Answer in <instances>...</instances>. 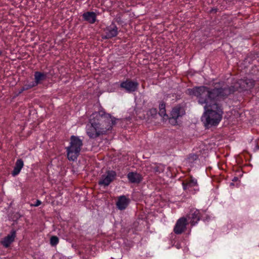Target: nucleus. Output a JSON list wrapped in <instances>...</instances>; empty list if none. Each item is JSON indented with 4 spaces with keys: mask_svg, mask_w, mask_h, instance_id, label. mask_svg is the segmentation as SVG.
<instances>
[{
    "mask_svg": "<svg viewBox=\"0 0 259 259\" xmlns=\"http://www.w3.org/2000/svg\"><path fill=\"white\" fill-rule=\"evenodd\" d=\"M105 35L102 36L103 39H109L115 37L118 34V28L114 22L106 27L104 29Z\"/></svg>",
    "mask_w": 259,
    "mask_h": 259,
    "instance_id": "9b49d317",
    "label": "nucleus"
},
{
    "mask_svg": "<svg viewBox=\"0 0 259 259\" xmlns=\"http://www.w3.org/2000/svg\"><path fill=\"white\" fill-rule=\"evenodd\" d=\"M149 113L152 116L156 115V114H157L156 109V108H152V109H150Z\"/></svg>",
    "mask_w": 259,
    "mask_h": 259,
    "instance_id": "5701e85b",
    "label": "nucleus"
},
{
    "mask_svg": "<svg viewBox=\"0 0 259 259\" xmlns=\"http://www.w3.org/2000/svg\"><path fill=\"white\" fill-rule=\"evenodd\" d=\"M238 178L237 177H235L233 179L232 181L236 182V181H238Z\"/></svg>",
    "mask_w": 259,
    "mask_h": 259,
    "instance_id": "cd10ccee",
    "label": "nucleus"
},
{
    "mask_svg": "<svg viewBox=\"0 0 259 259\" xmlns=\"http://www.w3.org/2000/svg\"><path fill=\"white\" fill-rule=\"evenodd\" d=\"M187 218L191 225L194 226L198 223L201 218V211L198 209H192Z\"/></svg>",
    "mask_w": 259,
    "mask_h": 259,
    "instance_id": "f8f14e48",
    "label": "nucleus"
},
{
    "mask_svg": "<svg viewBox=\"0 0 259 259\" xmlns=\"http://www.w3.org/2000/svg\"><path fill=\"white\" fill-rule=\"evenodd\" d=\"M198 103L204 105V112L201 117V121L205 127L208 128L217 125L221 121L224 113L221 104L213 102L208 99L201 96H196Z\"/></svg>",
    "mask_w": 259,
    "mask_h": 259,
    "instance_id": "f03ea898",
    "label": "nucleus"
},
{
    "mask_svg": "<svg viewBox=\"0 0 259 259\" xmlns=\"http://www.w3.org/2000/svg\"><path fill=\"white\" fill-rule=\"evenodd\" d=\"M254 86V81L250 79H241L236 81L233 87L235 91H243L247 90Z\"/></svg>",
    "mask_w": 259,
    "mask_h": 259,
    "instance_id": "39448f33",
    "label": "nucleus"
},
{
    "mask_svg": "<svg viewBox=\"0 0 259 259\" xmlns=\"http://www.w3.org/2000/svg\"><path fill=\"white\" fill-rule=\"evenodd\" d=\"M194 156H195V159H196V158H197V157L196 155H194Z\"/></svg>",
    "mask_w": 259,
    "mask_h": 259,
    "instance_id": "c756f323",
    "label": "nucleus"
},
{
    "mask_svg": "<svg viewBox=\"0 0 259 259\" xmlns=\"http://www.w3.org/2000/svg\"><path fill=\"white\" fill-rule=\"evenodd\" d=\"M24 166V162L22 159H18L16 160L13 170L12 171V175L13 177L17 176L21 171Z\"/></svg>",
    "mask_w": 259,
    "mask_h": 259,
    "instance_id": "a211bd4d",
    "label": "nucleus"
},
{
    "mask_svg": "<svg viewBox=\"0 0 259 259\" xmlns=\"http://www.w3.org/2000/svg\"><path fill=\"white\" fill-rule=\"evenodd\" d=\"M185 114V110L183 107L180 105H177L172 108L169 118V120L171 121L174 124L177 123V119L182 117Z\"/></svg>",
    "mask_w": 259,
    "mask_h": 259,
    "instance_id": "6e6552de",
    "label": "nucleus"
},
{
    "mask_svg": "<svg viewBox=\"0 0 259 259\" xmlns=\"http://www.w3.org/2000/svg\"><path fill=\"white\" fill-rule=\"evenodd\" d=\"M16 236V231L13 229L10 233L4 237L1 241L2 244L6 248L8 247L10 244L14 241Z\"/></svg>",
    "mask_w": 259,
    "mask_h": 259,
    "instance_id": "ddd939ff",
    "label": "nucleus"
},
{
    "mask_svg": "<svg viewBox=\"0 0 259 259\" xmlns=\"http://www.w3.org/2000/svg\"><path fill=\"white\" fill-rule=\"evenodd\" d=\"M83 20L90 24H94L97 20V15L94 12H87L82 15Z\"/></svg>",
    "mask_w": 259,
    "mask_h": 259,
    "instance_id": "2eb2a0df",
    "label": "nucleus"
},
{
    "mask_svg": "<svg viewBox=\"0 0 259 259\" xmlns=\"http://www.w3.org/2000/svg\"><path fill=\"white\" fill-rule=\"evenodd\" d=\"M188 91L190 95L203 97L207 100L210 99L211 101L215 103H218V100L219 98H225L235 92L233 85L214 88L212 89L204 86L196 87L189 89Z\"/></svg>",
    "mask_w": 259,
    "mask_h": 259,
    "instance_id": "7ed1b4c3",
    "label": "nucleus"
},
{
    "mask_svg": "<svg viewBox=\"0 0 259 259\" xmlns=\"http://www.w3.org/2000/svg\"><path fill=\"white\" fill-rule=\"evenodd\" d=\"M218 11V9L217 8H212L210 10V12L212 13V12H215L216 13Z\"/></svg>",
    "mask_w": 259,
    "mask_h": 259,
    "instance_id": "393cba45",
    "label": "nucleus"
},
{
    "mask_svg": "<svg viewBox=\"0 0 259 259\" xmlns=\"http://www.w3.org/2000/svg\"><path fill=\"white\" fill-rule=\"evenodd\" d=\"M175 246L178 249H180L181 248V245L180 243H177L175 245Z\"/></svg>",
    "mask_w": 259,
    "mask_h": 259,
    "instance_id": "a878e982",
    "label": "nucleus"
},
{
    "mask_svg": "<svg viewBox=\"0 0 259 259\" xmlns=\"http://www.w3.org/2000/svg\"><path fill=\"white\" fill-rule=\"evenodd\" d=\"M139 87V83L136 80L126 79L121 81L120 83V88L124 90L126 93H132L136 92Z\"/></svg>",
    "mask_w": 259,
    "mask_h": 259,
    "instance_id": "0eeeda50",
    "label": "nucleus"
},
{
    "mask_svg": "<svg viewBox=\"0 0 259 259\" xmlns=\"http://www.w3.org/2000/svg\"><path fill=\"white\" fill-rule=\"evenodd\" d=\"M24 91H26V90H23V86L22 87V88L20 90V91H19V94H21L23 92H24Z\"/></svg>",
    "mask_w": 259,
    "mask_h": 259,
    "instance_id": "bb28decb",
    "label": "nucleus"
},
{
    "mask_svg": "<svg viewBox=\"0 0 259 259\" xmlns=\"http://www.w3.org/2000/svg\"><path fill=\"white\" fill-rule=\"evenodd\" d=\"M159 114L163 117H168V115L166 114L165 109V104L164 102H161L159 106Z\"/></svg>",
    "mask_w": 259,
    "mask_h": 259,
    "instance_id": "6ab92c4d",
    "label": "nucleus"
},
{
    "mask_svg": "<svg viewBox=\"0 0 259 259\" xmlns=\"http://www.w3.org/2000/svg\"><path fill=\"white\" fill-rule=\"evenodd\" d=\"M165 169L164 166L162 164H159L154 168V171L156 174H160L164 171Z\"/></svg>",
    "mask_w": 259,
    "mask_h": 259,
    "instance_id": "412c9836",
    "label": "nucleus"
},
{
    "mask_svg": "<svg viewBox=\"0 0 259 259\" xmlns=\"http://www.w3.org/2000/svg\"><path fill=\"white\" fill-rule=\"evenodd\" d=\"M128 204V200L124 195L118 197L116 202V206L120 210H123L126 208Z\"/></svg>",
    "mask_w": 259,
    "mask_h": 259,
    "instance_id": "f3484780",
    "label": "nucleus"
},
{
    "mask_svg": "<svg viewBox=\"0 0 259 259\" xmlns=\"http://www.w3.org/2000/svg\"><path fill=\"white\" fill-rule=\"evenodd\" d=\"M41 203V201H40L39 200H37L35 203V204H34L33 205L34 206H38L39 205H40Z\"/></svg>",
    "mask_w": 259,
    "mask_h": 259,
    "instance_id": "b1692460",
    "label": "nucleus"
},
{
    "mask_svg": "<svg viewBox=\"0 0 259 259\" xmlns=\"http://www.w3.org/2000/svg\"><path fill=\"white\" fill-rule=\"evenodd\" d=\"M36 86L37 85L34 81L30 82L26 81V83L23 85V90H26V91Z\"/></svg>",
    "mask_w": 259,
    "mask_h": 259,
    "instance_id": "aec40b11",
    "label": "nucleus"
},
{
    "mask_svg": "<svg viewBox=\"0 0 259 259\" xmlns=\"http://www.w3.org/2000/svg\"><path fill=\"white\" fill-rule=\"evenodd\" d=\"M182 185L184 190L186 191L187 193L194 194L199 190L197 181L192 177H191L190 180L187 182H183Z\"/></svg>",
    "mask_w": 259,
    "mask_h": 259,
    "instance_id": "1a4fd4ad",
    "label": "nucleus"
},
{
    "mask_svg": "<svg viewBox=\"0 0 259 259\" xmlns=\"http://www.w3.org/2000/svg\"><path fill=\"white\" fill-rule=\"evenodd\" d=\"M117 119L104 110L93 113L90 116L86 125V132L91 139H95L101 135H105L111 131L116 124Z\"/></svg>",
    "mask_w": 259,
    "mask_h": 259,
    "instance_id": "f257e3e1",
    "label": "nucleus"
},
{
    "mask_svg": "<svg viewBox=\"0 0 259 259\" xmlns=\"http://www.w3.org/2000/svg\"><path fill=\"white\" fill-rule=\"evenodd\" d=\"M255 149L259 150V146L258 145L255 146Z\"/></svg>",
    "mask_w": 259,
    "mask_h": 259,
    "instance_id": "c85d7f7f",
    "label": "nucleus"
},
{
    "mask_svg": "<svg viewBox=\"0 0 259 259\" xmlns=\"http://www.w3.org/2000/svg\"><path fill=\"white\" fill-rule=\"evenodd\" d=\"M127 178L130 183L134 184H139L143 180L142 175L137 172H129Z\"/></svg>",
    "mask_w": 259,
    "mask_h": 259,
    "instance_id": "4468645a",
    "label": "nucleus"
},
{
    "mask_svg": "<svg viewBox=\"0 0 259 259\" xmlns=\"http://www.w3.org/2000/svg\"><path fill=\"white\" fill-rule=\"evenodd\" d=\"M48 73L44 72L35 71L34 73V82L37 85L47 79Z\"/></svg>",
    "mask_w": 259,
    "mask_h": 259,
    "instance_id": "dca6fc26",
    "label": "nucleus"
},
{
    "mask_svg": "<svg viewBox=\"0 0 259 259\" xmlns=\"http://www.w3.org/2000/svg\"><path fill=\"white\" fill-rule=\"evenodd\" d=\"M188 224L187 219L185 217L180 218L178 219L175 225L174 232L176 234H182L187 229Z\"/></svg>",
    "mask_w": 259,
    "mask_h": 259,
    "instance_id": "9d476101",
    "label": "nucleus"
},
{
    "mask_svg": "<svg viewBox=\"0 0 259 259\" xmlns=\"http://www.w3.org/2000/svg\"><path fill=\"white\" fill-rule=\"evenodd\" d=\"M82 141L77 136H71L70 145L66 148L67 158L69 160L75 161L79 155Z\"/></svg>",
    "mask_w": 259,
    "mask_h": 259,
    "instance_id": "20e7f679",
    "label": "nucleus"
},
{
    "mask_svg": "<svg viewBox=\"0 0 259 259\" xmlns=\"http://www.w3.org/2000/svg\"><path fill=\"white\" fill-rule=\"evenodd\" d=\"M116 172L114 170H107L102 175L98 181L99 185L104 187L108 186L116 178Z\"/></svg>",
    "mask_w": 259,
    "mask_h": 259,
    "instance_id": "423d86ee",
    "label": "nucleus"
},
{
    "mask_svg": "<svg viewBox=\"0 0 259 259\" xmlns=\"http://www.w3.org/2000/svg\"><path fill=\"white\" fill-rule=\"evenodd\" d=\"M59 243V238L56 236H53L50 238V244L52 246H56Z\"/></svg>",
    "mask_w": 259,
    "mask_h": 259,
    "instance_id": "4be33fe9",
    "label": "nucleus"
}]
</instances>
